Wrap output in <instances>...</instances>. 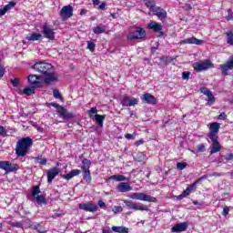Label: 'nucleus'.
<instances>
[{"label":"nucleus","mask_w":233,"mask_h":233,"mask_svg":"<svg viewBox=\"0 0 233 233\" xmlns=\"http://www.w3.org/2000/svg\"><path fill=\"white\" fill-rule=\"evenodd\" d=\"M34 140L30 137H23L16 143L15 154L17 157H25L28 154V150L32 148Z\"/></svg>","instance_id":"f257e3e1"},{"label":"nucleus","mask_w":233,"mask_h":233,"mask_svg":"<svg viewBox=\"0 0 233 233\" xmlns=\"http://www.w3.org/2000/svg\"><path fill=\"white\" fill-rule=\"evenodd\" d=\"M48 106H54V108H56V113L58 116H60L65 121H68V119H75L76 117V114H74L73 112H68V110H66L65 106L56 102L49 103Z\"/></svg>","instance_id":"f03ea898"},{"label":"nucleus","mask_w":233,"mask_h":233,"mask_svg":"<svg viewBox=\"0 0 233 233\" xmlns=\"http://www.w3.org/2000/svg\"><path fill=\"white\" fill-rule=\"evenodd\" d=\"M33 68L36 72L43 74V76H46V74H49L50 72H54V66H52V64L46 63V62H36L33 66Z\"/></svg>","instance_id":"7ed1b4c3"},{"label":"nucleus","mask_w":233,"mask_h":233,"mask_svg":"<svg viewBox=\"0 0 233 233\" xmlns=\"http://www.w3.org/2000/svg\"><path fill=\"white\" fill-rule=\"evenodd\" d=\"M193 68L195 72H204L205 70L214 68V63L210 59H204L200 62L194 63Z\"/></svg>","instance_id":"20e7f679"},{"label":"nucleus","mask_w":233,"mask_h":233,"mask_svg":"<svg viewBox=\"0 0 233 233\" xmlns=\"http://www.w3.org/2000/svg\"><path fill=\"white\" fill-rule=\"evenodd\" d=\"M129 198L130 199H137L138 201H148V203H156L157 201L156 198L141 192L132 193Z\"/></svg>","instance_id":"39448f33"},{"label":"nucleus","mask_w":233,"mask_h":233,"mask_svg":"<svg viewBox=\"0 0 233 233\" xmlns=\"http://www.w3.org/2000/svg\"><path fill=\"white\" fill-rule=\"evenodd\" d=\"M145 37H147V31H145L143 27H136L135 31L127 35L129 41H134V39H145Z\"/></svg>","instance_id":"423d86ee"},{"label":"nucleus","mask_w":233,"mask_h":233,"mask_svg":"<svg viewBox=\"0 0 233 233\" xmlns=\"http://www.w3.org/2000/svg\"><path fill=\"white\" fill-rule=\"evenodd\" d=\"M0 168L5 170V174H10V172H17L19 166L17 164H12L10 161L3 160L0 161Z\"/></svg>","instance_id":"0eeeda50"},{"label":"nucleus","mask_w":233,"mask_h":233,"mask_svg":"<svg viewBox=\"0 0 233 233\" xmlns=\"http://www.w3.org/2000/svg\"><path fill=\"white\" fill-rule=\"evenodd\" d=\"M33 198H35V201L37 205H46V198H45L44 195H39L41 194V189L39 188V186H35L32 188L31 192Z\"/></svg>","instance_id":"6e6552de"},{"label":"nucleus","mask_w":233,"mask_h":233,"mask_svg":"<svg viewBox=\"0 0 233 233\" xmlns=\"http://www.w3.org/2000/svg\"><path fill=\"white\" fill-rule=\"evenodd\" d=\"M42 34L46 39H49V41H54L56 39V32L54 28L50 27L48 24H44L42 26Z\"/></svg>","instance_id":"1a4fd4ad"},{"label":"nucleus","mask_w":233,"mask_h":233,"mask_svg":"<svg viewBox=\"0 0 233 233\" xmlns=\"http://www.w3.org/2000/svg\"><path fill=\"white\" fill-rule=\"evenodd\" d=\"M125 205L127 207L128 210H140L148 212V208L145 207L141 203L132 202L130 200H124Z\"/></svg>","instance_id":"9d476101"},{"label":"nucleus","mask_w":233,"mask_h":233,"mask_svg":"<svg viewBox=\"0 0 233 233\" xmlns=\"http://www.w3.org/2000/svg\"><path fill=\"white\" fill-rule=\"evenodd\" d=\"M74 15V7L72 5H66L63 6L60 10V17L64 21H66V19H70Z\"/></svg>","instance_id":"9b49d317"},{"label":"nucleus","mask_w":233,"mask_h":233,"mask_svg":"<svg viewBox=\"0 0 233 233\" xmlns=\"http://www.w3.org/2000/svg\"><path fill=\"white\" fill-rule=\"evenodd\" d=\"M139 104V99L134 96H124L121 101L122 106H136Z\"/></svg>","instance_id":"f8f14e48"},{"label":"nucleus","mask_w":233,"mask_h":233,"mask_svg":"<svg viewBox=\"0 0 233 233\" xmlns=\"http://www.w3.org/2000/svg\"><path fill=\"white\" fill-rule=\"evenodd\" d=\"M219 123L218 122H212L209 124V134H208V138L212 137H219L218 134H219Z\"/></svg>","instance_id":"ddd939ff"},{"label":"nucleus","mask_w":233,"mask_h":233,"mask_svg":"<svg viewBox=\"0 0 233 233\" xmlns=\"http://www.w3.org/2000/svg\"><path fill=\"white\" fill-rule=\"evenodd\" d=\"M57 81L58 76L53 71L44 75V83H46L47 86H50V85H53V83H57Z\"/></svg>","instance_id":"4468645a"},{"label":"nucleus","mask_w":233,"mask_h":233,"mask_svg":"<svg viewBox=\"0 0 233 233\" xmlns=\"http://www.w3.org/2000/svg\"><path fill=\"white\" fill-rule=\"evenodd\" d=\"M78 208H80V210H85L86 212H96V211H97L99 207H97V205H96L92 202H89V203L78 204Z\"/></svg>","instance_id":"2eb2a0df"},{"label":"nucleus","mask_w":233,"mask_h":233,"mask_svg":"<svg viewBox=\"0 0 233 233\" xmlns=\"http://www.w3.org/2000/svg\"><path fill=\"white\" fill-rule=\"evenodd\" d=\"M220 70L224 76L228 75V70H233V55L229 56L226 64L220 65Z\"/></svg>","instance_id":"dca6fc26"},{"label":"nucleus","mask_w":233,"mask_h":233,"mask_svg":"<svg viewBox=\"0 0 233 233\" xmlns=\"http://www.w3.org/2000/svg\"><path fill=\"white\" fill-rule=\"evenodd\" d=\"M61 169L57 167H52L51 169L47 170V183H52L57 176H59Z\"/></svg>","instance_id":"f3484780"},{"label":"nucleus","mask_w":233,"mask_h":233,"mask_svg":"<svg viewBox=\"0 0 233 233\" xmlns=\"http://www.w3.org/2000/svg\"><path fill=\"white\" fill-rule=\"evenodd\" d=\"M211 141V149L210 154H218V152H221V144H219V137H211L209 138Z\"/></svg>","instance_id":"a211bd4d"},{"label":"nucleus","mask_w":233,"mask_h":233,"mask_svg":"<svg viewBox=\"0 0 233 233\" xmlns=\"http://www.w3.org/2000/svg\"><path fill=\"white\" fill-rule=\"evenodd\" d=\"M147 28L149 30H153V32H159V36L165 35V33L161 30H163V25L161 24H157L156 21H151L147 25Z\"/></svg>","instance_id":"6ab92c4d"},{"label":"nucleus","mask_w":233,"mask_h":233,"mask_svg":"<svg viewBox=\"0 0 233 233\" xmlns=\"http://www.w3.org/2000/svg\"><path fill=\"white\" fill-rule=\"evenodd\" d=\"M199 183V180L193 182L190 186H188L182 193L178 196V199H183V198H187V196H190L194 190H196V185Z\"/></svg>","instance_id":"aec40b11"},{"label":"nucleus","mask_w":233,"mask_h":233,"mask_svg":"<svg viewBox=\"0 0 233 233\" xmlns=\"http://www.w3.org/2000/svg\"><path fill=\"white\" fill-rule=\"evenodd\" d=\"M141 101H144V103H147V105H157V98L154 96L150 93H145L141 96Z\"/></svg>","instance_id":"412c9836"},{"label":"nucleus","mask_w":233,"mask_h":233,"mask_svg":"<svg viewBox=\"0 0 233 233\" xmlns=\"http://www.w3.org/2000/svg\"><path fill=\"white\" fill-rule=\"evenodd\" d=\"M181 45H197L198 46H201V45H203V40L198 39L196 36H192L182 40Z\"/></svg>","instance_id":"4be33fe9"},{"label":"nucleus","mask_w":233,"mask_h":233,"mask_svg":"<svg viewBox=\"0 0 233 233\" xmlns=\"http://www.w3.org/2000/svg\"><path fill=\"white\" fill-rule=\"evenodd\" d=\"M200 92L201 94H204V96H207L209 103H216V98L214 97V95L212 94V91H210V89L206 86H202L200 87Z\"/></svg>","instance_id":"5701e85b"},{"label":"nucleus","mask_w":233,"mask_h":233,"mask_svg":"<svg viewBox=\"0 0 233 233\" xmlns=\"http://www.w3.org/2000/svg\"><path fill=\"white\" fill-rule=\"evenodd\" d=\"M187 228H188V224L187 222H182V223L175 225L171 228V232H173V233L185 232V230H187Z\"/></svg>","instance_id":"b1692460"},{"label":"nucleus","mask_w":233,"mask_h":233,"mask_svg":"<svg viewBox=\"0 0 233 233\" xmlns=\"http://www.w3.org/2000/svg\"><path fill=\"white\" fill-rule=\"evenodd\" d=\"M27 81L36 88H43V82L37 81L35 78V75H29L27 77Z\"/></svg>","instance_id":"393cba45"},{"label":"nucleus","mask_w":233,"mask_h":233,"mask_svg":"<svg viewBox=\"0 0 233 233\" xmlns=\"http://www.w3.org/2000/svg\"><path fill=\"white\" fill-rule=\"evenodd\" d=\"M130 190H132V187H130V184L127 182H121L116 187V192H130Z\"/></svg>","instance_id":"a878e982"},{"label":"nucleus","mask_w":233,"mask_h":233,"mask_svg":"<svg viewBox=\"0 0 233 233\" xmlns=\"http://www.w3.org/2000/svg\"><path fill=\"white\" fill-rule=\"evenodd\" d=\"M81 174V170L79 169H72L69 173L63 175V178L66 181H70L72 177H76V176H79Z\"/></svg>","instance_id":"bb28decb"},{"label":"nucleus","mask_w":233,"mask_h":233,"mask_svg":"<svg viewBox=\"0 0 233 233\" xmlns=\"http://www.w3.org/2000/svg\"><path fill=\"white\" fill-rule=\"evenodd\" d=\"M152 12L155 13V15H157L158 18L162 17L165 19V17H167V11L159 6H157V8L153 9Z\"/></svg>","instance_id":"cd10ccee"},{"label":"nucleus","mask_w":233,"mask_h":233,"mask_svg":"<svg viewBox=\"0 0 233 233\" xmlns=\"http://www.w3.org/2000/svg\"><path fill=\"white\" fill-rule=\"evenodd\" d=\"M26 41H41L43 35L41 33H32L30 35L25 37Z\"/></svg>","instance_id":"c85d7f7f"},{"label":"nucleus","mask_w":233,"mask_h":233,"mask_svg":"<svg viewBox=\"0 0 233 233\" xmlns=\"http://www.w3.org/2000/svg\"><path fill=\"white\" fill-rule=\"evenodd\" d=\"M145 4V6L149 9V12H153L154 9L157 8L156 6V0H142Z\"/></svg>","instance_id":"c756f323"},{"label":"nucleus","mask_w":233,"mask_h":233,"mask_svg":"<svg viewBox=\"0 0 233 233\" xmlns=\"http://www.w3.org/2000/svg\"><path fill=\"white\" fill-rule=\"evenodd\" d=\"M90 167H92V161H90V159L84 158L82 160L81 169L83 171L90 170Z\"/></svg>","instance_id":"7c9ffc66"},{"label":"nucleus","mask_w":233,"mask_h":233,"mask_svg":"<svg viewBox=\"0 0 233 233\" xmlns=\"http://www.w3.org/2000/svg\"><path fill=\"white\" fill-rule=\"evenodd\" d=\"M95 119H96V124L98 125V127H103V125H104L105 119H106V116L96 114L95 115Z\"/></svg>","instance_id":"2f4dec72"},{"label":"nucleus","mask_w":233,"mask_h":233,"mask_svg":"<svg viewBox=\"0 0 233 233\" xmlns=\"http://www.w3.org/2000/svg\"><path fill=\"white\" fill-rule=\"evenodd\" d=\"M83 179L87 183V185H90L92 183V175L90 173V170L83 171Z\"/></svg>","instance_id":"473e14b6"},{"label":"nucleus","mask_w":233,"mask_h":233,"mask_svg":"<svg viewBox=\"0 0 233 233\" xmlns=\"http://www.w3.org/2000/svg\"><path fill=\"white\" fill-rule=\"evenodd\" d=\"M111 228L113 232L128 233V228L127 227L113 226Z\"/></svg>","instance_id":"72a5a7b5"},{"label":"nucleus","mask_w":233,"mask_h":233,"mask_svg":"<svg viewBox=\"0 0 233 233\" xmlns=\"http://www.w3.org/2000/svg\"><path fill=\"white\" fill-rule=\"evenodd\" d=\"M35 86H32L29 87H25L23 90V94H25V96H32L33 94H35Z\"/></svg>","instance_id":"f704fd0d"},{"label":"nucleus","mask_w":233,"mask_h":233,"mask_svg":"<svg viewBox=\"0 0 233 233\" xmlns=\"http://www.w3.org/2000/svg\"><path fill=\"white\" fill-rule=\"evenodd\" d=\"M53 96H54L55 99H59V101H61V103H65V98L63 97V96L57 89L53 90Z\"/></svg>","instance_id":"c9c22d12"},{"label":"nucleus","mask_w":233,"mask_h":233,"mask_svg":"<svg viewBox=\"0 0 233 233\" xmlns=\"http://www.w3.org/2000/svg\"><path fill=\"white\" fill-rule=\"evenodd\" d=\"M93 32L94 34H96V35H99V34H105V32H106V30L105 29V27H102V26H95L93 28Z\"/></svg>","instance_id":"e433bc0d"},{"label":"nucleus","mask_w":233,"mask_h":233,"mask_svg":"<svg viewBox=\"0 0 233 233\" xmlns=\"http://www.w3.org/2000/svg\"><path fill=\"white\" fill-rule=\"evenodd\" d=\"M109 179H115L116 181H127V177L123 175H113Z\"/></svg>","instance_id":"4c0bfd02"},{"label":"nucleus","mask_w":233,"mask_h":233,"mask_svg":"<svg viewBox=\"0 0 233 233\" xmlns=\"http://www.w3.org/2000/svg\"><path fill=\"white\" fill-rule=\"evenodd\" d=\"M46 158H40L39 157H35V163H39V165L46 166Z\"/></svg>","instance_id":"58836bf2"},{"label":"nucleus","mask_w":233,"mask_h":233,"mask_svg":"<svg viewBox=\"0 0 233 233\" xmlns=\"http://www.w3.org/2000/svg\"><path fill=\"white\" fill-rule=\"evenodd\" d=\"M10 83L12 86H14L15 88H17V86H19L20 80L19 78H11Z\"/></svg>","instance_id":"ea45409f"},{"label":"nucleus","mask_w":233,"mask_h":233,"mask_svg":"<svg viewBox=\"0 0 233 233\" xmlns=\"http://www.w3.org/2000/svg\"><path fill=\"white\" fill-rule=\"evenodd\" d=\"M187 164L185 162H177V168L178 170H185V168H187Z\"/></svg>","instance_id":"a19ab883"},{"label":"nucleus","mask_w":233,"mask_h":233,"mask_svg":"<svg viewBox=\"0 0 233 233\" xmlns=\"http://www.w3.org/2000/svg\"><path fill=\"white\" fill-rule=\"evenodd\" d=\"M16 5L17 3H15V1H11L9 2V4L5 5V8H7L6 10L8 12V10H12V8H15Z\"/></svg>","instance_id":"79ce46f5"},{"label":"nucleus","mask_w":233,"mask_h":233,"mask_svg":"<svg viewBox=\"0 0 233 233\" xmlns=\"http://www.w3.org/2000/svg\"><path fill=\"white\" fill-rule=\"evenodd\" d=\"M87 50H89L90 52H95L96 51V44H94V42L89 41V43H87Z\"/></svg>","instance_id":"37998d69"},{"label":"nucleus","mask_w":233,"mask_h":233,"mask_svg":"<svg viewBox=\"0 0 233 233\" xmlns=\"http://www.w3.org/2000/svg\"><path fill=\"white\" fill-rule=\"evenodd\" d=\"M113 212H114V214H119V213L123 212V207H121V206H115L113 208Z\"/></svg>","instance_id":"c03bdc74"},{"label":"nucleus","mask_w":233,"mask_h":233,"mask_svg":"<svg viewBox=\"0 0 233 233\" xmlns=\"http://www.w3.org/2000/svg\"><path fill=\"white\" fill-rule=\"evenodd\" d=\"M182 79L188 81L190 79V72L189 71H184L182 73Z\"/></svg>","instance_id":"a18cd8bd"},{"label":"nucleus","mask_w":233,"mask_h":233,"mask_svg":"<svg viewBox=\"0 0 233 233\" xmlns=\"http://www.w3.org/2000/svg\"><path fill=\"white\" fill-rule=\"evenodd\" d=\"M222 157H224L225 161H227L228 163L229 161H232L233 154L228 153L226 156H222Z\"/></svg>","instance_id":"49530a36"},{"label":"nucleus","mask_w":233,"mask_h":233,"mask_svg":"<svg viewBox=\"0 0 233 233\" xmlns=\"http://www.w3.org/2000/svg\"><path fill=\"white\" fill-rule=\"evenodd\" d=\"M94 114H97V108L96 107H91L88 110V116L89 117H92L94 116Z\"/></svg>","instance_id":"de8ad7c7"},{"label":"nucleus","mask_w":233,"mask_h":233,"mask_svg":"<svg viewBox=\"0 0 233 233\" xmlns=\"http://www.w3.org/2000/svg\"><path fill=\"white\" fill-rule=\"evenodd\" d=\"M11 227L16 228H23V223L21 222L11 223Z\"/></svg>","instance_id":"09e8293b"},{"label":"nucleus","mask_w":233,"mask_h":233,"mask_svg":"<svg viewBox=\"0 0 233 233\" xmlns=\"http://www.w3.org/2000/svg\"><path fill=\"white\" fill-rule=\"evenodd\" d=\"M0 136H3L4 137L6 136V128L3 126H0Z\"/></svg>","instance_id":"8fccbe9b"},{"label":"nucleus","mask_w":233,"mask_h":233,"mask_svg":"<svg viewBox=\"0 0 233 233\" xmlns=\"http://www.w3.org/2000/svg\"><path fill=\"white\" fill-rule=\"evenodd\" d=\"M218 119H220V121H225L227 120V114H225V112H222L218 115Z\"/></svg>","instance_id":"3c124183"},{"label":"nucleus","mask_w":233,"mask_h":233,"mask_svg":"<svg viewBox=\"0 0 233 233\" xmlns=\"http://www.w3.org/2000/svg\"><path fill=\"white\" fill-rule=\"evenodd\" d=\"M230 212V208H228V207H225L224 208H223V213H222V215H224V216H228V213Z\"/></svg>","instance_id":"603ef678"},{"label":"nucleus","mask_w":233,"mask_h":233,"mask_svg":"<svg viewBox=\"0 0 233 233\" xmlns=\"http://www.w3.org/2000/svg\"><path fill=\"white\" fill-rule=\"evenodd\" d=\"M5 67L3 66H0V79H3V76H5Z\"/></svg>","instance_id":"864d4df0"},{"label":"nucleus","mask_w":233,"mask_h":233,"mask_svg":"<svg viewBox=\"0 0 233 233\" xmlns=\"http://www.w3.org/2000/svg\"><path fill=\"white\" fill-rule=\"evenodd\" d=\"M7 12V8L4 6V8L0 9V17H2V15H5V14H6Z\"/></svg>","instance_id":"5fc2aeb1"},{"label":"nucleus","mask_w":233,"mask_h":233,"mask_svg":"<svg viewBox=\"0 0 233 233\" xmlns=\"http://www.w3.org/2000/svg\"><path fill=\"white\" fill-rule=\"evenodd\" d=\"M126 139H136V137L130 133L125 135Z\"/></svg>","instance_id":"6e6d98bb"},{"label":"nucleus","mask_w":233,"mask_h":233,"mask_svg":"<svg viewBox=\"0 0 233 233\" xmlns=\"http://www.w3.org/2000/svg\"><path fill=\"white\" fill-rule=\"evenodd\" d=\"M210 177H221L222 174L218 172H213L211 175H209Z\"/></svg>","instance_id":"4d7b16f0"},{"label":"nucleus","mask_w":233,"mask_h":233,"mask_svg":"<svg viewBox=\"0 0 233 233\" xmlns=\"http://www.w3.org/2000/svg\"><path fill=\"white\" fill-rule=\"evenodd\" d=\"M198 152H205V145L201 144V145H198Z\"/></svg>","instance_id":"13d9d810"},{"label":"nucleus","mask_w":233,"mask_h":233,"mask_svg":"<svg viewBox=\"0 0 233 233\" xmlns=\"http://www.w3.org/2000/svg\"><path fill=\"white\" fill-rule=\"evenodd\" d=\"M143 143H145V140L140 139L135 142V147H139L141 145H143Z\"/></svg>","instance_id":"bf43d9fd"},{"label":"nucleus","mask_w":233,"mask_h":233,"mask_svg":"<svg viewBox=\"0 0 233 233\" xmlns=\"http://www.w3.org/2000/svg\"><path fill=\"white\" fill-rule=\"evenodd\" d=\"M106 7V2H102L100 4V5L98 6L99 10H105V8Z\"/></svg>","instance_id":"052dcab7"},{"label":"nucleus","mask_w":233,"mask_h":233,"mask_svg":"<svg viewBox=\"0 0 233 233\" xmlns=\"http://www.w3.org/2000/svg\"><path fill=\"white\" fill-rule=\"evenodd\" d=\"M35 230H37V232H41V229L43 227H41L39 224H36L34 226Z\"/></svg>","instance_id":"680f3d73"},{"label":"nucleus","mask_w":233,"mask_h":233,"mask_svg":"<svg viewBox=\"0 0 233 233\" xmlns=\"http://www.w3.org/2000/svg\"><path fill=\"white\" fill-rule=\"evenodd\" d=\"M86 14H88V10H86V9H81V11H80V15H86Z\"/></svg>","instance_id":"e2e57ef3"},{"label":"nucleus","mask_w":233,"mask_h":233,"mask_svg":"<svg viewBox=\"0 0 233 233\" xmlns=\"http://www.w3.org/2000/svg\"><path fill=\"white\" fill-rule=\"evenodd\" d=\"M98 207H100V208L106 207V204H105V202L103 200H99Z\"/></svg>","instance_id":"0e129e2a"},{"label":"nucleus","mask_w":233,"mask_h":233,"mask_svg":"<svg viewBox=\"0 0 233 233\" xmlns=\"http://www.w3.org/2000/svg\"><path fill=\"white\" fill-rule=\"evenodd\" d=\"M160 61H167V63H170V59H168L167 56H163L160 58Z\"/></svg>","instance_id":"69168bd1"},{"label":"nucleus","mask_w":233,"mask_h":233,"mask_svg":"<svg viewBox=\"0 0 233 233\" xmlns=\"http://www.w3.org/2000/svg\"><path fill=\"white\" fill-rule=\"evenodd\" d=\"M92 3L95 6H97V5H99V0H92Z\"/></svg>","instance_id":"338daca9"},{"label":"nucleus","mask_w":233,"mask_h":233,"mask_svg":"<svg viewBox=\"0 0 233 233\" xmlns=\"http://www.w3.org/2000/svg\"><path fill=\"white\" fill-rule=\"evenodd\" d=\"M102 233H110V228L103 229Z\"/></svg>","instance_id":"774afa93"}]
</instances>
